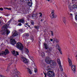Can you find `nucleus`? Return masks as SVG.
Here are the masks:
<instances>
[{
    "instance_id": "nucleus-1",
    "label": "nucleus",
    "mask_w": 77,
    "mask_h": 77,
    "mask_svg": "<svg viewBox=\"0 0 77 77\" xmlns=\"http://www.w3.org/2000/svg\"><path fill=\"white\" fill-rule=\"evenodd\" d=\"M8 26L5 25L3 26L2 29V30L1 31L0 33L1 35H9L10 33V31L7 30Z\"/></svg>"
},
{
    "instance_id": "nucleus-2",
    "label": "nucleus",
    "mask_w": 77,
    "mask_h": 77,
    "mask_svg": "<svg viewBox=\"0 0 77 77\" xmlns=\"http://www.w3.org/2000/svg\"><path fill=\"white\" fill-rule=\"evenodd\" d=\"M45 62L48 64H50L51 66H54L56 65L55 61L50 60V57H46L45 59Z\"/></svg>"
},
{
    "instance_id": "nucleus-3",
    "label": "nucleus",
    "mask_w": 77,
    "mask_h": 77,
    "mask_svg": "<svg viewBox=\"0 0 77 77\" xmlns=\"http://www.w3.org/2000/svg\"><path fill=\"white\" fill-rule=\"evenodd\" d=\"M20 74V72L19 71H17L16 67H14V70L13 71L12 75H11V77H18V75Z\"/></svg>"
},
{
    "instance_id": "nucleus-4",
    "label": "nucleus",
    "mask_w": 77,
    "mask_h": 77,
    "mask_svg": "<svg viewBox=\"0 0 77 77\" xmlns=\"http://www.w3.org/2000/svg\"><path fill=\"white\" fill-rule=\"evenodd\" d=\"M17 48L20 50H22L24 48V46L22 44L20 43V42H18L16 44Z\"/></svg>"
},
{
    "instance_id": "nucleus-5",
    "label": "nucleus",
    "mask_w": 77,
    "mask_h": 77,
    "mask_svg": "<svg viewBox=\"0 0 77 77\" xmlns=\"http://www.w3.org/2000/svg\"><path fill=\"white\" fill-rule=\"evenodd\" d=\"M47 75L49 77H53L54 76V73L53 71H49L48 72Z\"/></svg>"
},
{
    "instance_id": "nucleus-6",
    "label": "nucleus",
    "mask_w": 77,
    "mask_h": 77,
    "mask_svg": "<svg viewBox=\"0 0 77 77\" xmlns=\"http://www.w3.org/2000/svg\"><path fill=\"white\" fill-rule=\"evenodd\" d=\"M9 53V50H8V49H6L5 50V51H2L0 53V56H3V55L4 56H6L7 54H8Z\"/></svg>"
},
{
    "instance_id": "nucleus-7",
    "label": "nucleus",
    "mask_w": 77,
    "mask_h": 77,
    "mask_svg": "<svg viewBox=\"0 0 77 77\" xmlns=\"http://www.w3.org/2000/svg\"><path fill=\"white\" fill-rule=\"evenodd\" d=\"M54 11L52 10L51 14L50 15V17L51 19H53V18H56L57 16L54 14Z\"/></svg>"
},
{
    "instance_id": "nucleus-8",
    "label": "nucleus",
    "mask_w": 77,
    "mask_h": 77,
    "mask_svg": "<svg viewBox=\"0 0 77 77\" xmlns=\"http://www.w3.org/2000/svg\"><path fill=\"white\" fill-rule=\"evenodd\" d=\"M21 60L23 61V63H27L29 62V60H28L27 59H26V58L21 57Z\"/></svg>"
},
{
    "instance_id": "nucleus-9",
    "label": "nucleus",
    "mask_w": 77,
    "mask_h": 77,
    "mask_svg": "<svg viewBox=\"0 0 77 77\" xmlns=\"http://www.w3.org/2000/svg\"><path fill=\"white\" fill-rule=\"evenodd\" d=\"M44 45L45 46V49H46V50H47V49H48V52H50V51H51L52 48L51 47L48 48V47H47V44L45 43L44 44Z\"/></svg>"
},
{
    "instance_id": "nucleus-10",
    "label": "nucleus",
    "mask_w": 77,
    "mask_h": 77,
    "mask_svg": "<svg viewBox=\"0 0 77 77\" xmlns=\"http://www.w3.org/2000/svg\"><path fill=\"white\" fill-rule=\"evenodd\" d=\"M29 57L31 60H32V62L31 65L33 67L35 68V63L34 62H33V60L34 59V58H33V57H32L31 56H30Z\"/></svg>"
},
{
    "instance_id": "nucleus-11",
    "label": "nucleus",
    "mask_w": 77,
    "mask_h": 77,
    "mask_svg": "<svg viewBox=\"0 0 77 77\" xmlns=\"http://www.w3.org/2000/svg\"><path fill=\"white\" fill-rule=\"evenodd\" d=\"M26 0L27 3H28L29 6L31 7L32 6V0Z\"/></svg>"
},
{
    "instance_id": "nucleus-12",
    "label": "nucleus",
    "mask_w": 77,
    "mask_h": 77,
    "mask_svg": "<svg viewBox=\"0 0 77 77\" xmlns=\"http://www.w3.org/2000/svg\"><path fill=\"white\" fill-rule=\"evenodd\" d=\"M56 47H57V48L59 50L60 53L61 54H62V51H61V49H60V48L59 46V45L58 44H57L56 45Z\"/></svg>"
},
{
    "instance_id": "nucleus-13",
    "label": "nucleus",
    "mask_w": 77,
    "mask_h": 77,
    "mask_svg": "<svg viewBox=\"0 0 77 77\" xmlns=\"http://www.w3.org/2000/svg\"><path fill=\"white\" fill-rule=\"evenodd\" d=\"M10 41L12 45H15V44H16V43H17V42L15 41V40L11 39Z\"/></svg>"
},
{
    "instance_id": "nucleus-14",
    "label": "nucleus",
    "mask_w": 77,
    "mask_h": 77,
    "mask_svg": "<svg viewBox=\"0 0 77 77\" xmlns=\"http://www.w3.org/2000/svg\"><path fill=\"white\" fill-rule=\"evenodd\" d=\"M68 60L69 62V65L70 66H72V60L69 58H68Z\"/></svg>"
},
{
    "instance_id": "nucleus-15",
    "label": "nucleus",
    "mask_w": 77,
    "mask_h": 77,
    "mask_svg": "<svg viewBox=\"0 0 77 77\" xmlns=\"http://www.w3.org/2000/svg\"><path fill=\"white\" fill-rule=\"evenodd\" d=\"M12 33H13V35H12V36H16L18 35V34L15 31H13Z\"/></svg>"
},
{
    "instance_id": "nucleus-16",
    "label": "nucleus",
    "mask_w": 77,
    "mask_h": 77,
    "mask_svg": "<svg viewBox=\"0 0 77 77\" xmlns=\"http://www.w3.org/2000/svg\"><path fill=\"white\" fill-rule=\"evenodd\" d=\"M26 69H27L28 71L29 74H32V70H31L28 68H27Z\"/></svg>"
},
{
    "instance_id": "nucleus-17",
    "label": "nucleus",
    "mask_w": 77,
    "mask_h": 77,
    "mask_svg": "<svg viewBox=\"0 0 77 77\" xmlns=\"http://www.w3.org/2000/svg\"><path fill=\"white\" fill-rule=\"evenodd\" d=\"M63 21L65 24L66 25V19H65V17H63Z\"/></svg>"
},
{
    "instance_id": "nucleus-18",
    "label": "nucleus",
    "mask_w": 77,
    "mask_h": 77,
    "mask_svg": "<svg viewBox=\"0 0 77 77\" xmlns=\"http://www.w3.org/2000/svg\"><path fill=\"white\" fill-rule=\"evenodd\" d=\"M23 36L25 38H27V37H28L29 36V33H25L23 34Z\"/></svg>"
},
{
    "instance_id": "nucleus-19",
    "label": "nucleus",
    "mask_w": 77,
    "mask_h": 77,
    "mask_svg": "<svg viewBox=\"0 0 77 77\" xmlns=\"http://www.w3.org/2000/svg\"><path fill=\"white\" fill-rule=\"evenodd\" d=\"M72 71H73V70H75V69H76L75 66L74 65H72Z\"/></svg>"
},
{
    "instance_id": "nucleus-20",
    "label": "nucleus",
    "mask_w": 77,
    "mask_h": 77,
    "mask_svg": "<svg viewBox=\"0 0 77 77\" xmlns=\"http://www.w3.org/2000/svg\"><path fill=\"white\" fill-rule=\"evenodd\" d=\"M18 22L19 23H24V20L23 19H20L18 20Z\"/></svg>"
},
{
    "instance_id": "nucleus-21",
    "label": "nucleus",
    "mask_w": 77,
    "mask_h": 77,
    "mask_svg": "<svg viewBox=\"0 0 77 77\" xmlns=\"http://www.w3.org/2000/svg\"><path fill=\"white\" fill-rule=\"evenodd\" d=\"M36 14H33L32 16V17L33 19H34V17H36Z\"/></svg>"
},
{
    "instance_id": "nucleus-22",
    "label": "nucleus",
    "mask_w": 77,
    "mask_h": 77,
    "mask_svg": "<svg viewBox=\"0 0 77 77\" xmlns=\"http://www.w3.org/2000/svg\"><path fill=\"white\" fill-rule=\"evenodd\" d=\"M72 3L73 5L75 4L76 3V2H77V0H72Z\"/></svg>"
},
{
    "instance_id": "nucleus-23",
    "label": "nucleus",
    "mask_w": 77,
    "mask_h": 77,
    "mask_svg": "<svg viewBox=\"0 0 77 77\" xmlns=\"http://www.w3.org/2000/svg\"><path fill=\"white\" fill-rule=\"evenodd\" d=\"M25 51L26 53H28L29 52V49L26 48H25Z\"/></svg>"
},
{
    "instance_id": "nucleus-24",
    "label": "nucleus",
    "mask_w": 77,
    "mask_h": 77,
    "mask_svg": "<svg viewBox=\"0 0 77 77\" xmlns=\"http://www.w3.org/2000/svg\"><path fill=\"white\" fill-rule=\"evenodd\" d=\"M34 28H35V29H37V30H38L39 28V26L38 25L35 26H34Z\"/></svg>"
},
{
    "instance_id": "nucleus-25",
    "label": "nucleus",
    "mask_w": 77,
    "mask_h": 77,
    "mask_svg": "<svg viewBox=\"0 0 77 77\" xmlns=\"http://www.w3.org/2000/svg\"><path fill=\"white\" fill-rule=\"evenodd\" d=\"M57 61L58 62V63L59 64V65H61V63H60V60L59 59H57Z\"/></svg>"
},
{
    "instance_id": "nucleus-26",
    "label": "nucleus",
    "mask_w": 77,
    "mask_h": 77,
    "mask_svg": "<svg viewBox=\"0 0 77 77\" xmlns=\"http://www.w3.org/2000/svg\"><path fill=\"white\" fill-rule=\"evenodd\" d=\"M12 54H13L14 56H16V53H15V51H11Z\"/></svg>"
},
{
    "instance_id": "nucleus-27",
    "label": "nucleus",
    "mask_w": 77,
    "mask_h": 77,
    "mask_svg": "<svg viewBox=\"0 0 77 77\" xmlns=\"http://www.w3.org/2000/svg\"><path fill=\"white\" fill-rule=\"evenodd\" d=\"M54 41L57 43V42H59L60 40L57 39H54Z\"/></svg>"
},
{
    "instance_id": "nucleus-28",
    "label": "nucleus",
    "mask_w": 77,
    "mask_h": 77,
    "mask_svg": "<svg viewBox=\"0 0 77 77\" xmlns=\"http://www.w3.org/2000/svg\"><path fill=\"white\" fill-rule=\"evenodd\" d=\"M41 56L42 57H44L45 56V54H44V52H42L41 53Z\"/></svg>"
},
{
    "instance_id": "nucleus-29",
    "label": "nucleus",
    "mask_w": 77,
    "mask_h": 77,
    "mask_svg": "<svg viewBox=\"0 0 77 77\" xmlns=\"http://www.w3.org/2000/svg\"><path fill=\"white\" fill-rule=\"evenodd\" d=\"M72 8H73V9H76V8H77V5H74L72 6Z\"/></svg>"
},
{
    "instance_id": "nucleus-30",
    "label": "nucleus",
    "mask_w": 77,
    "mask_h": 77,
    "mask_svg": "<svg viewBox=\"0 0 77 77\" xmlns=\"http://www.w3.org/2000/svg\"><path fill=\"white\" fill-rule=\"evenodd\" d=\"M68 8L70 11H72V6H71L69 5Z\"/></svg>"
},
{
    "instance_id": "nucleus-31",
    "label": "nucleus",
    "mask_w": 77,
    "mask_h": 77,
    "mask_svg": "<svg viewBox=\"0 0 77 77\" xmlns=\"http://www.w3.org/2000/svg\"><path fill=\"white\" fill-rule=\"evenodd\" d=\"M12 21V19H11L7 23V25H8L9 26V24H10V23L11 22V21Z\"/></svg>"
},
{
    "instance_id": "nucleus-32",
    "label": "nucleus",
    "mask_w": 77,
    "mask_h": 77,
    "mask_svg": "<svg viewBox=\"0 0 77 77\" xmlns=\"http://www.w3.org/2000/svg\"><path fill=\"white\" fill-rule=\"evenodd\" d=\"M30 38H31V40H32V41H33V40H34V37H33V36H32Z\"/></svg>"
},
{
    "instance_id": "nucleus-33",
    "label": "nucleus",
    "mask_w": 77,
    "mask_h": 77,
    "mask_svg": "<svg viewBox=\"0 0 77 77\" xmlns=\"http://www.w3.org/2000/svg\"><path fill=\"white\" fill-rule=\"evenodd\" d=\"M3 24V22H2V21L0 20V27L2 26Z\"/></svg>"
},
{
    "instance_id": "nucleus-34",
    "label": "nucleus",
    "mask_w": 77,
    "mask_h": 77,
    "mask_svg": "<svg viewBox=\"0 0 77 77\" xmlns=\"http://www.w3.org/2000/svg\"><path fill=\"white\" fill-rule=\"evenodd\" d=\"M31 23L32 24V25H34V21L33 20H31Z\"/></svg>"
},
{
    "instance_id": "nucleus-35",
    "label": "nucleus",
    "mask_w": 77,
    "mask_h": 77,
    "mask_svg": "<svg viewBox=\"0 0 77 77\" xmlns=\"http://www.w3.org/2000/svg\"><path fill=\"white\" fill-rule=\"evenodd\" d=\"M60 68L61 71H63V68L62 67L61 65H60Z\"/></svg>"
},
{
    "instance_id": "nucleus-36",
    "label": "nucleus",
    "mask_w": 77,
    "mask_h": 77,
    "mask_svg": "<svg viewBox=\"0 0 77 77\" xmlns=\"http://www.w3.org/2000/svg\"><path fill=\"white\" fill-rule=\"evenodd\" d=\"M47 69H48V70H49V71H50V70H51V69L50 68V66H47Z\"/></svg>"
},
{
    "instance_id": "nucleus-37",
    "label": "nucleus",
    "mask_w": 77,
    "mask_h": 77,
    "mask_svg": "<svg viewBox=\"0 0 77 77\" xmlns=\"http://www.w3.org/2000/svg\"><path fill=\"white\" fill-rule=\"evenodd\" d=\"M45 66V64H44V63H43V64L42 63V64H41V66L42 67H44V66Z\"/></svg>"
},
{
    "instance_id": "nucleus-38",
    "label": "nucleus",
    "mask_w": 77,
    "mask_h": 77,
    "mask_svg": "<svg viewBox=\"0 0 77 77\" xmlns=\"http://www.w3.org/2000/svg\"><path fill=\"white\" fill-rule=\"evenodd\" d=\"M6 72H8V71H9V67H8L7 69V70H6Z\"/></svg>"
},
{
    "instance_id": "nucleus-39",
    "label": "nucleus",
    "mask_w": 77,
    "mask_h": 77,
    "mask_svg": "<svg viewBox=\"0 0 77 77\" xmlns=\"http://www.w3.org/2000/svg\"><path fill=\"white\" fill-rule=\"evenodd\" d=\"M16 56H17V55H19V53H18V52L16 51Z\"/></svg>"
},
{
    "instance_id": "nucleus-40",
    "label": "nucleus",
    "mask_w": 77,
    "mask_h": 77,
    "mask_svg": "<svg viewBox=\"0 0 77 77\" xmlns=\"http://www.w3.org/2000/svg\"><path fill=\"white\" fill-rule=\"evenodd\" d=\"M5 9H8V10H11V8H5Z\"/></svg>"
},
{
    "instance_id": "nucleus-41",
    "label": "nucleus",
    "mask_w": 77,
    "mask_h": 77,
    "mask_svg": "<svg viewBox=\"0 0 77 77\" xmlns=\"http://www.w3.org/2000/svg\"><path fill=\"white\" fill-rule=\"evenodd\" d=\"M40 15L39 17L41 18V17H42V14L41 13H40Z\"/></svg>"
},
{
    "instance_id": "nucleus-42",
    "label": "nucleus",
    "mask_w": 77,
    "mask_h": 77,
    "mask_svg": "<svg viewBox=\"0 0 77 77\" xmlns=\"http://www.w3.org/2000/svg\"><path fill=\"white\" fill-rule=\"evenodd\" d=\"M18 26H21V25H22V24L21 23H19L18 24Z\"/></svg>"
},
{
    "instance_id": "nucleus-43",
    "label": "nucleus",
    "mask_w": 77,
    "mask_h": 77,
    "mask_svg": "<svg viewBox=\"0 0 77 77\" xmlns=\"http://www.w3.org/2000/svg\"><path fill=\"white\" fill-rule=\"evenodd\" d=\"M49 41V39L47 40V39H45V41L46 42H47L48 43V41Z\"/></svg>"
},
{
    "instance_id": "nucleus-44",
    "label": "nucleus",
    "mask_w": 77,
    "mask_h": 77,
    "mask_svg": "<svg viewBox=\"0 0 77 77\" xmlns=\"http://www.w3.org/2000/svg\"><path fill=\"white\" fill-rule=\"evenodd\" d=\"M51 35L52 36H53L54 35L53 32V31H51Z\"/></svg>"
},
{
    "instance_id": "nucleus-45",
    "label": "nucleus",
    "mask_w": 77,
    "mask_h": 77,
    "mask_svg": "<svg viewBox=\"0 0 77 77\" xmlns=\"http://www.w3.org/2000/svg\"><path fill=\"white\" fill-rule=\"evenodd\" d=\"M34 71L35 72H37V69H35Z\"/></svg>"
},
{
    "instance_id": "nucleus-46",
    "label": "nucleus",
    "mask_w": 77,
    "mask_h": 77,
    "mask_svg": "<svg viewBox=\"0 0 77 77\" xmlns=\"http://www.w3.org/2000/svg\"><path fill=\"white\" fill-rule=\"evenodd\" d=\"M75 19H76V20H77V14L75 15Z\"/></svg>"
},
{
    "instance_id": "nucleus-47",
    "label": "nucleus",
    "mask_w": 77,
    "mask_h": 77,
    "mask_svg": "<svg viewBox=\"0 0 77 77\" xmlns=\"http://www.w3.org/2000/svg\"><path fill=\"white\" fill-rule=\"evenodd\" d=\"M19 31L20 32H23V30L22 29H19Z\"/></svg>"
},
{
    "instance_id": "nucleus-48",
    "label": "nucleus",
    "mask_w": 77,
    "mask_h": 77,
    "mask_svg": "<svg viewBox=\"0 0 77 77\" xmlns=\"http://www.w3.org/2000/svg\"><path fill=\"white\" fill-rule=\"evenodd\" d=\"M0 11H3V8H0Z\"/></svg>"
},
{
    "instance_id": "nucleus-49",
    "label": "nucleus",
    "mask_w": 77,
    "mask_h": 77,
    "mask_svg": "<svg viewBox=\"0 0 77 77\" xmlns=\"http://www.w3.org/2000/svg\"><path fill=\"white\" fill-rule=\"evenodd\" d=\"M25 25L28 26H29V24L28 23H26L25 24Z\"/></svg>"
},
{
    "instance_id": "nucleus-50",
    "label": "nucleus",
    "mask_w": 77,
    "mask_h": 77,
    "mask_svg": "<svg viewBox=\"0 0 77 77\" xmlns=\"http://www.w3.org/2000/svg\"><path fill=\"white\" fill-rule=\"evenodd\" d=\"M20 1L21 2H24V0H21Z\"/></svg>"
},
{
    "instance_id": "nucleus-51",
    "label": "nucleus",
    "mask_w": 77,
    "mask_h": 77,
    "mask_svg": "<svg viewBox=\"0 0 77 77\" xmlns=\"http://www.w3.org/2000/svg\"><path fill=\"white\" fill-rule=\"evenodd\" d=\"M44 74L45 75V77H46V76H47V74L45 73H44Z\"/></svg>"
},
{
    "instance_id": "nucleus-52",
    "label": "nucleus",
    "mask_w": 77,
    "mask_h": 77,
    "mask_svg": "<svg viewBox=\"0 0 77 77\" xmlns=\"http://www.w3.org/2000/svg\"><path fill=\"white\" fill-rule=\"evenodd\" d=\"M73 71L74 73H75V70H73Z\"/></svg>"
},
{
    "instance_id": "nucleus-53",
    "label": "nucleus",
    "mask_w": 77,
    "mask_h": 77,
    "mask_svg": "<svg viewBox=\"0 0 77 77\" xmlns=\"http://www.w3.org/2000/svg\"><path fill=\"white\" fill-rule=\"evenodd\" d=\"M50 41H53V40L51 38Z\"/></svg>"
},
{
    "instance_id": "nucleus-54",
    "label": "nucleus",
    "mask_w": 77,
    "mask_h": 77,
    "mask_svg": "<svg viewBox=\"0 0 77 77\" xmlns=\"http://www.w3.org/2000/svg\"><path fill=\"white\" fill-rule=\"evenodd\" d=\"M70 15H71V16H72V14H70Z\"/></svg>"
},
{
    "instance_id": "nucleus-55",
    "label": "nucleus",
    "mask_w": 77,
    "mask_h": 77,
    "mask_svg": "<svg viewBox=\"0 0 77 77\" xmlns=\"http://www.w3.org/2000/svg\"><path fill=\"white\" fill-rule=\"evenodd\" d=\"M42 21H43V20H42V19H41V22H42Z\"/></svg>"
},
{
    "instance_id": "nucleus-56",
    "label": "nucleus",
    "mask_w": 77,
    "mask_h": 77,
    "mask_svg": "<svg viewBox=\"0 0 77 77\" xmlns=\"http://www.w3.org/2000/svg\"><path fill=\"white\" fill-rule=\"evenodd\" d=\"M29 27H30V25H29L28 26Z\"/></svg>"
},
{
    "instance_id": "nucleus-57",
    "label": "nucleus",
    "mask_w": 77,
    "mask_h": 77,
    "mask_svg": "<svg viewBox=\"0 0 77 77\" xmlns=\"http://www.w3.org/2000/svg\"><path fill=\"white\" fill-rule=\"evenodd\" d=\"M48 1V2H50V0H47Z\"/></svg>"
},
{
    "instance_id": "nucleus-58",
    "label": "nucleus",
    "mask_w": 77,
    "mask_h": 77,
    "mask_svg": "<svg viewBox=\"0 0 77 77\" xmlns=\"http://www.w3.org/2000/svg\"><path fill=\"white\" fill-rule=\"evenodd\" d=\"M76 57H77V55L76 56Z\"/></svg>"
},
{
    "instance_id": "nucleus-59",
    "label": "nucleus",
    "mask_w": 77,
    "mask_h": 77,
    "mask_svg": "<svg viewBox=\"0 0 77 77\" xmlns=\"http://www.w3.org/2000/svg\"><path fill=\"white\" fill-rule=\"evenodd\" d=\"M0 18H2V17H0Z\"/></svg>"
}]
</instances>
